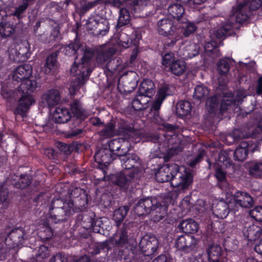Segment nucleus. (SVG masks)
Here are the masks:
<instances>
[{"label":"nucleus","mask_w":262,"mask_h":262,"mask_svg":"<svg viewBox=\"0 0 262 262\" xmlns=\"http://www.w3.org/2000/svg\"><path fill=\"white\" fill-rule=\"evenodd\" d=\"M8 191L3 188V184L0 183V205H2V207L6 208L8 207L9 201L7 199Z\"/></svg>","instance_id":"obj_51"},{"label":"nucleus","mask_w":262,"mask_h":262,"mask_svg":"<svg viewBox=\"0 0 262 262\" xmlns=\"http://www.w3.org/2000/svg\"><path fill=\"white\" fill-rule=\"evenodd\" d=\"M163 66L169 67L170 71L177 76L181 75L186 70L185 62L180 59H176L174 54L168 53L162 57Z\"/></svg>","instance_id":"obj_6"},{"label":"nucleus","mask_w":262,"mask_h":262,"mask_svg":"<svg viewBox=\"0 0 262 262\" xmlns=\"http://www.w3.org/2000/svg\"><path fill=\"white\" fill-rule=\"evenodd\" d=\"M212 210L213 213L221 219L225 218L230 212L228 204L223 200L215 201L213 204Z\"/></svg>","instance_id":"obj_16"},{"label":"nucleus","mask_w":262,"mask_h":262,"mask_svg":"<svg viewBox=\"0 0 262 262\" xmlns=\"http://www.w3.org/2000/svg\"><path fill=\"white\" fill-rule=\"evenodd\" d=\"M209 94V91L207 87L203 85H198L194 89L193 97L199 100H202L207 97Z\"/></svg>","instance_id":"obj_43"},{"label":"nucleus","mask_w":262,"mask_h":262,"mask_svg":"<svg viewBox=\"0 0 262 262\" xmlns=\"http://www.w3.org/2000/svg\"><path fill=\"white\" fill-rule=\"evenodd\" d=\"M118 85L119 88H123V91L129 93L134 90L136 87V81L132 80V76L122 75L119 79Z\"/></svg>","instance_id":"obj_24"},{"label":"nucleus","mask_w":262,"mask_h":262,"mask_svg":"<svg viewBox=\"0 0 262 262\" xmlns=\"http://www.w3.org/2000/svg\"><path fill=\"white\" fill-rule=\"evenodd\" d=\"M71 118L69 110L64 107H57L53 114V120L57 123H64Z\"/></svg>","instance_id":"obj_19"},{"label":"nucleus","mask_w":262,"mask_h":262,"mask_svg":"<svg viewBox=\"0 0 262 262\" xmlns=\"http://www.w3.org/2000/svg\"><path fill=\"white\" fill-rule=\"evenodd\" d=\"M232 28V25L227 21L221 27L214 31V35L217 38H222Z\"/></svg>","instance_id":"obj_49"},{"label":"nucleus","mask_w":262,"mask_h":262,"mask_svg":"<svg viewBox=\"0 0 262 262\" xmlns=\"http://www.w3.org/2000/svg\"><path fill=\"white\" fill-rule=\"evenodd\" d=\"M50 255V252L48 248L45 245H41L38 247V249L36 254V260H41L46 258Z\"/></svg>","instance_id":"obj_50"},{"label":"nucleus","mask_w":262,"mask_h":262,"mask_svg":"<svg viewBox=\"0 0 262 262\" xmlns=\"http://www.w3.org/2000/svg\"><path fill=\"white\" fill-rule=\"evenodd\" d=\"M71 110L74 115L78 118H82L85 116V110L78 100H75L71 103Z\"/></svg>","instance_id":"obj_39"},{"label":"nucleus","mask_w":262,"mask_h":262,"mask_svg":"<svg viewBox=\"0 0 262 262\" xmlns=\"http://www.w3.org/2000/svg\"><path fill=\"white\" fill-rule=\"evenodd\" d=\"M37 86V82L35 80L27 78L19 85L18 90L24 94H29L33 92L36 89Z\"/></svg>","instance_id":"obj_34"},{"label":"nucleus","mask_w":262,"mask_h":262,"mask_svg":"<svg viewBox=\"0 0 262 262\" xmlns=\"http://www.w3.org/2000/svg\"><path fill=\"white\" fill-rule=\"evenodd\" d=\"M183 232L186 233H193L196 232L199 229V226L196 222L192 219H186L181 222L179 225Z\"/></svg>","instance_id":"obj_27"},{"label":"nucleus","mask_w":262,"mask_h":262,"mask_svg":"<svg viewBox=\"0 0 262 262\" xmlns=\"http://www.w3.org/2000/svg\"><path fill=\"white\" fill-rule=\"evenodd\" d=\"M221 98V96L215 95L210 97L207 100L206 102V107L209 112L213 113L217 110L219 101L220 100Z\"/></svg>","instance_id":"obj_46"},{"label":"nucleus","mask_w":262,"mask_h":262,"mask_svg":"<svg viewBox=\"0 0 262 262\" xmlns=\"http://www.w3.org/2000/svg\"><path fill=\"white\" fill-rule=\"evenodd\" d=\"M249 215L256 221H262V207L256 206L254 207L249 211Z\"/></svg>","instance_id":"obj_53"},{"label":"nucleus","mask_w":262,"mask_h":262,"mask_svg":"<svg viewBox=\"0 0 262 262\" xmlns=\"http://www.w3.org/2000/svg\"><path fill=\"white\" fill-rule=\"evenodd\" d=\"M168 12L172 17L179 20L184 13V8L179 4H173L168 8Z\"/></svg>","instance_id":"obj_37"},{"label":"nucleus","mask_w":262,"mask_h":262,"mask_svg":"<svg viewBox=\"0 0 262 262\" xmlns=\"http://www.w3.org/2000/svg\"><path fill=\"white\" fill-rule=\"evenodd\" d=\"M241 100V98H237L234 99L233 96L231 93L227 94L223 97L222 100L220 109V112L222 113L228 110V107H230L232 104L235 105L236 102H239Z\"/></svg>","instance_id":"obj_33"},{"label":"nucleus","mask_w":262,"mask_h":262,"mask_svg":"<svg viewBox=\"0 0 262 262\" xmlns=\"http://www.w3.org/2000/svg\"><path fill=\"white\" fill-rule=\"evenodd\" d=\"M95 161L106 165L111 163L114 160L113 153L108 149H101L95 155Z\"/></svg>","instance_id":"obj_20"},{"label":"nucleus","mask_w":262,"mask_h":262,"mask_svg":"<svg viewBox=\"0 0 262 262\" xmlns=\"http://www.w3.org/2000/svg\"><path fill=\"white\" fill-rule=\"evenodd\" d=\"M29 5H30L25 2V0H23L22 4L15 8L13 15L18 18H20L22 17L21 14L25 12Z\"/></svg>","instance_id":"obj_54"},{"label":"nucleus","mask_w":262,"mask_h":262,"mask_svg":"<svg viewBox=\"0 0 262 262\" xmlns=\"http://www.w3.org/2000/svg\"><path fill=\"white\" fill-rule=\"evenodd\" d=\"M215 175L219 181L225 183L224 180L226 179V173L224 172L221 168H216Z\"/></svg>","instance_id":"obj_62"},{"label":"nucleus","mask_w":262,"mask_h":262,"mask_svg":"<svg viewBox=\"0 0 262 262\" xmlns=\"http://www.w3.org/2000/svg\"><path fill=\"white\" fill-rule=\"evenodd\" d=\"M129 211L127 206H123L116 209L113 214V219L115 222L117 227L119 226L124 220Z\"/></svg>","instance_id":"obj_31"},{"label":"nucleus","mask_w":262,"mask_h":262,"mask_svg":"<svg viewBox=\"0 0 262 262\" xmlns=\"http://www.w3.org/2000/svg\"><path fill=\"white\" fill-rule=\"evenodd\" d=\"M121 157L122 158L120 160L122 162V167L127 169H129L134 167L135 164H136L139 160V157L135 155L128 154L126 155V154Z\"/></svg>","instance_id":"obj_35"},{"label":"nucleus","mask_w":262,"mask_h":262,"mask_svg":"<svg viewBox=\"0 0 262 262\" xmlns=\"http://www.w3.org/2000/svg\"><path fill=\"white\" fill-rule=\"evenodd\" d=\"M234 204L236 207L250 208L254 204L252 197L247 192L238 191L233 196Z\"/></svg>","instance_id":"obj_12"},{"label":"nucleus","mask_w":262,"mask_h":262,"mask_svg":"<svg viewBox=\"0 0 262 262\" xmlns=\"http://www.w3.org/2000/svg\"><path fill=\"white\" fill-rule=\"evenodd\" d=\"M168 89L166 86L161 87L157 93L156 96V100L152 104V108L155 111H158L161 107L163 101L167 96Z\"/></svg>","instance_id":"obj_30"},{"label":"nucleus","mask_w":262,"mask_h":262,"mask_svg":"<svg viewBox=\"0 0 262 262\" xmlns=\"http://www.w3.org/2000/svg\"><path fill=\"white\" fill-rule=\"evenodd\" d=\"M81 191L82 190L80 188H76L73 189L70 193V196L73 198H76L78 196L77 194H80L79 199H76L74 201V203L78 207V209L80 210H82L85 209L88 205L87 196L83 192L82 194H80Z\"/></svg>","instance_id":"obj_21"},{"label":"nucleus","mask_w":262,"mask_h":262,"mask_svg":"<svg viewBox=\"0 0 262 262\" xmlns=\"http://www.w3.org/2000/svg\"><path fill=\"white\" fill-rule=\"evenodd\" d=\"M196 244V241L193 236L185 234L177 238L175 246L179 250L189 251L195 247Z\"/></svg>","instance_id":"obj_11"},{"label":"nucleus","mask_w":262,"mask_h":262,"mask_svg":"<svg viewBox=\"0 0 262 262\" xmlns=\"http://www.w3.org/2000/svg\"><path fill=\"white\" fill-rule=\"evenodd\" d=\"M115 125L113 123H108L105 128L101 131L103 135L106 137H111L114 134Z\"/></svg>","instance_id":"obj_56"},{"label":"nucleus","mask_w":262,"mask_h":262,"mask_svg":"<svg viewBox=\"0 0 262 262\" xmlns=\"http://www.w3.org/2000/svg\"><path fill=\"white\" fill-rule=\"evenodd\" d=\"M128 181L129 179L124 173H120L116 176V184L120 187H124Z\"/></svg>","instance_id":"obj_57"},{"label":"nucleus","mask_w":262,"mask_h":262,"mask_svg":"<svg viewBox=\"0 0 262 262\" xmlns=\"http://www.w3.org/2000/svg\"><path fill=\"white\" fill-rule=\"evenodd\" d=\"M9 58L15 61L20 62V58L18 54V47L17 46L14 48L9 49L8 51Z\"/></svg>","instance_id":"obj_55"},{"label":"nucleus","mask_w":262,"mask_h":262,"mask_svg":"<svg viewBox=\"0 0 262 262\" xmlns=\"http://www.w3.org/2000/svg\"><path fill=\"white\" fill-rule=\"evenodd\" d=\"M35 101L32 95H23L19 100L18 105L14 111L15 114H19L24 117L30 106Z\"/></svg>","instance_id":"obj_13"},{"label":"nucleus","mask_w":262,"mask_h":262,"mask_svg":"<svg viewBox=\"0 0 262 262\" xmlns=\"http://www.w3.org/2000/svg\"><path fill=\"white\" fill-rule=\"evenodd\" d=\"M32 73L31 66L29 64H23L17 67L13 71V79L18 82L28 78Z\"/></svg>","instance_id":"obj_17"},{"label":"nucleus","mask_w":262,"mask_h":262,"mask_svg":"<svg viewBox=\"0 0 262 262\" xmlns=\"http://www.w3.org/2000/svg\"><path fill=\"white\" fill-rule=\"evenodd\" d=\"M31 183L30 179L28 176L23 175L20 177V179L19 181V187L21 188H24L28 186Z\"/></svg>","instance_id":"obj_61"},{"label":"nucleus","mask_w":262,"mask_h":262,"mask_svg":"<svg viewBox=\"0 0 262 262\" xmlns=\"http://www.w3.org/2000/svg\"><path fill=\"white\" fill-rule=\"evenodd\" d=\"M230 69L229 64L227 60L221 59L217 64V70L221 75H225L228 73Z\"/></svg>","instance_id":"obj_52"},{"label":"nucleus","mask_w":262,"mask_h":262,"mask_svg":"<svg viewBox=\"0 0 262 262\" xmlns=\"http://www.w3.org/2000/svg\"><path fill=\"white\" fill-rule=\"evenodd\" d=\"M159 241L157 237L152 234H147L141 238L139 244L141 251L145 255L154 254L159 247Z\"/></svg>","instance_id":"obj_7"},{"label":"nucleus","mask_w":262,"mask_h":262,"mask_svg":"<svg viewBox=\"0 0 262 262\" xmlns=\"http://www.w3.org/2000/svg\"><path fill=\"white\" fill-rule=\"evenodd\" d=\"M83 219V224L84 228L86 229H91L95 227L96 222L95 221V219L93 218L92 216H90L89 217L85 216L84 217Z\"/></svg>","instance_id":"obj_59"},{"label":"nucleus","mask_w":262,"mask_h":262,"mask_svg":"<svg viewBox=\"0 0 262 262\" xmlns=\"http://www.w3.org/2000/svg\"><path fill=\"white\" fill-rule=\"evenodd\" d=\"M50 262H68V259L64 255L57 254L51 258Z\"/></svg>","instance_id":"obj_64"},{"label":"nucleus","mask_w":262,"mask_h":262,"mask_svg":"<svg viewBox=\"0 0 262 262\" xmlns=\"http://www.w3.org/2000/svg\"><path fill=\"white\" fill-rule=\"evenodd\" d=\"M156 179L160 183L170 181L171 185L185 190L192 182V176L184 170L180 172L179 166L175 163L165 164L156 173Z\"/></svg>","instance_id":"obj_1"},{"label":"nucleus","mask_w":262,"mask_h":262,"mask_svg":"<svg viewBox=\"0 0 262 262\" xmlns=\"http://www.w3.org/2000/svg\"><path fill=\"white\" fill-rule=\"evenodd\" d=\"M63 51L66 55L70 56L76 53L79 54V52L84 54L85 52L83 49L81 48V46L78 41H75L73 43L65 46Z\"/></svg>","instance_id":"obj_36"},{"label":"nucleus","mask_w":262,"mask_h":262,"mask_svg":"<svg viewBox=\"0 0 262 262\" xmlns=\"http://www.w3.org/2000/svg\"><path fill=\"white\" fill-rule=\"evenodd\" d=\"M115 50L112 48L102 49L98 51L96 61L98 64H102L108 60L115 53Z\"/></svg>","instance_id":"obj_29"},{"label":"nucleus","mask_w":262,"mask_h":262,"mask_svg":"<svg viewBox=\"0 0 262 262\" xmlns=\"http://www.w3.org/2000/svg\"><path fill=\"white\" fill-rule=\"evenodd\" d=\"M56 54H51L47 58L43 71L46 74H48L57 67Z\"/></svg>","instance_id":"obj_41"},{"label":"nucleus","mask_w":262,"mask_h":262,"mask_svg":"<svg viewBox=\"0 0 262 262\" xmlns=\"http://www.w3.org/2000/svg\"><path fill=\"white\" fill-rule=\"evenodd\" d=\"M249 173L256 178L262 177V162H252L249 166Z\"/></svg>","instance_id":"obj_42"},{"label":"nucleus","mask_w":262,"mask_h":262,"mask_svg":"<svg viewBox=\"0 0 262 262\" xmlns=\"http://www.w3.org/2000/svg\"><path fill=\"white\" fill-rule=\"evenodd\" d=\"M204 50L207 54L215 58L220 55L219 49L216 47L215 42H207L204 46Z\"/></svg>","instance_id":"obj_45"},{"label":"nucleus","mask_w":262,"mask_h":262,"mask_svg":"<svg viewBox=\"0 0 262 262\" xmlns=\"http://www.w3.org/2000/svg\"><path fill=\"white\" fill-rule=\"evenodd\" d=\"M93 52L85 50L81 58V62L77 63L74 62L71 68V73L73 75L78 76L80 78L88 77L91 73L89 68V61L93 57Z\"/></svg>","instance_id":"obj_5"},{"label":"nucleus","mask_w":262,"mask_h":262,"mask_svg":"<svg viewBox=\"0 0 262 262\" xmlns=\"http://www.w3.org/2000/svg\"><path fill=\"white\" fill-rule=\"evenodd\" d=\"M60 94L57 90L52 89L42 96V102L49 107L58 104L60 100Z\"/></svg>","instance_id":"obj_15"},{"label":"nucleus","mask_w":262,"mask_h":262,"mask_svg":"<svg viewBox=\"0 0 262 262\" xmlns=\"http://www.w3.org/2000/svg\"><path fill=\"white\" fill-rule=\"evenodd\" d=\"M104 244L106 245L111 244L121 248L125 247L126 249L132 251L133 253H134V250L136 245L134 242L129 238L125 224L118 228L115 233L106 241Z\"/></svg>","instance_id":"obj_4"},{"label":"nucleus","mask_w":262,"mask_h":262,"mask_svg":"<svg viewBox=\"0 0 262 262\" xmlns=\"http://www.w3.org/2000/svg\"><path fill=\"white\" fill-rule=\"evenodd\" d=\"M209 262H227L223 255L222 248L217 245H212L207 249Z\"/></svg>","instance_id":"obj_14"},{"label":"nucleus","mask_w":262,"mask_h":262,"mask_svg":"<svg viewBox=\"0 0 262 262\" xmlns=\"http://www.w3.org/2000/svg\"><path fill=\"white\" fill-rule=\"evenodd\" d=\"M88 79V77L80 78L78 77L75 80L71 82L69 88V91L71 95H75L77 91L81 88L85 81Z\"/></svg>","instance_id":"obj_44"},{"label":"nucleus","mask_w":262,"mask_h":262,"mask_svg":"<svg viewBox=\"0 0 262 262\" xmlns=\"http://www.w3.org/2000/svg\"><path fill=\"white\" fill-rule=\"evenodd\" d=\"M15 28L10 23H0V36L6 38L11 36L14 34Z\"/></svg>","instance_id":"obj_38"},{"label":"nucleus","mask_w":262,"mask_h":262,"mask_svg":"<svg viewBox=\"0 0 262 262\" xmlns=\"http://www.w3.org/2000/svg\"><path fill=\"white\" fill-rule=\"evenodd\" d=\"M248 6L245 2L238 4L235 7L232 9L233 13L230 16L228 20L233 28L234 24L242 23L248 19Z\"/></svg>","instance_id":"obj_8"},{"label":"nucleus","mask_w":262,"mask_h":262,"mask_svg":"<svg viewBox=\"0 0 262 262\" xmlns=\"http://www.w3.org/2000/svg\"><path fill=\"white\" fill-rule=\"evenodd\" d=\"M174 27L172 21L168 18H163L158 23V30L160 34L168 36L173 34Z\"/></svg>","instance_id":"obj_18"},{"label":"nucleus","mask_w":262,"mask_h":262,"mask_svg":"<svg viewBox=\"0 0 262 262\" xmlns=\"http://www.w3.org/2000/svg\"><path fill=\"white\" fill-rule=\"evenodd\" d=\"M190 196H185L181 201L180 206L184 210H189L191 207L190 202Z\"/></svg>","instance_id":"obj_60"},{"label":"nucleus","mask_w":262,"mask_h":262,"mask_svg":"<svg viewBox=\"0 0 262 262\" xmlns=\"http://www.w3.org/2000/svg\"><path fill=\"white\" fill-rule=\"evenodd\" d=\"M177 112L181 116L189 114L191 110V105L188 101H181L177 104Z\"/></svg>","instance_id":"obj_40"},{"label":"nucleus","mask_w":262,"mask_h":262,"mask_svg":"<svg viewBox=\"0 0 262 262\" xmlns=\"http://www.w3.org/2000/svg\"><path fill=\"white\" fill-rule=\"evenodd\" d=\"M134 211L138 216L152 215L154 222H159L166 215L165 207L155 198L140 199L135 205Z\"/></svg>","instance_id":"obj_2"},{"label":"nucleus","mask_w":262,"mask_h":262,"mask_svg":"<svg viewBox=\"0 0 262 262\" xmlns=\"http://www.w3.org/2000/svg\"><path fill=\"white\" fill-rule=\"evenodd\" d=\"M181 27L183 31V35L185 37H188L193 33L197 28L193 23L188 21L183 22Z\"/></svg>","instance_id":"obj_48"},{"label":"nucleus","mask_w":262,"mask_h":262,"mask_svg":"<svg viewBox=\"0 0 262 262\" xmlns=\"http://www.w3.org/2000/svg\"><path fill=\"white\" fill-rule=\"evenodd\" d=\"M155 92V86L149 79L143 81L139 88V93L150 98Z\"/></svg>","instance_id":"obj_23"},{"label":"nucleus","mask_w":262,"mask_h":262,"mask_svg":"<svg viewBox=\"0 0 262 262\" xmlns=\"http://www.w3.org/2000/svg\"><path fill=\"white\" fill-rule=\"evenodd\" d=\"M17 47H18V54L19 55L21 61L25 60L28 57V48L24 45L17 46Z\"/></svg>","instance_id":"obj_58"},{"label":"nucleus","mask_w":262,"mask_h":262,"mask_svg":"<svg viewBox=\"0 0 262 262\" xmlns=\"http://www.w3.org/2000/svg\"><path fill=\"white\" fill-rule=\"evenodd\" d=\"M92 25L96 26L95 35L104 36L108 31L109 23L106 19L100 18L98 20L93 19Z\"/></svg>","instance_id":"obj_26"},{"label":"nucleus","mask_w":262,"mask_h":262,"mask_svg":"<svg viewBox=\"0 0 262 262\" xmlns=\"http://www.w3.org/2000/svg\"><path fill=\"white\" fill-rule=\"evenodd\" d=\"M41 225H42V228L44 229L43 231L46 233V238H50L53 235V231L48 223L46 221H43Z\"/></svg>","instance_id":"obj_63"},{"label":"nucleus","mask_w":262,"mask_h":262,"mask_svg":"<svg viewBox=\"0 0 262 262\" xmlns=\"http://www.w3.org/2000/svg\"><path fill=\"white\" fill-rule=\"evenodd\" d=\"M244 233L250 241H255L260 237L261 229L255 225H251L244 231Z\"/></svg>","instance_id":"obj_32"},{"label":"nucleus","mask_w":262,"mask_h":262,"mask_svg":"<svg viewBox=\"0 0 262 262\" xmlns=\"http://www.w3.org/2000/svg\"><path fill=\"white\" fill-rule=\"evenodd\" d=\"M24 232L22 229L17 228L13 229L6 238V245L9 247L8 249L14 248L20 245L24 241Z\"/></svg>","instance_id":"obj_10"},{"label":"nucleus","mask_w":262,"mask_h":262,"mask_svg":"<svg viewBox=\"0 0 262 262\" xmlns=\"http://www.w3.org/2000/svg\"><path fill=\"white\" fill-rule=\"evenodd\" d=\"M74 202H66L60 199H54L49 206L50 218L55 223L62 221L70 215Z\"/></svg>","instance_id":"obj_3"},{"label":"nucleus","mask_w":262,"mask_h":262,"mask_svg":"<svg viewBox=\"0 0 262 262\" xmlns=\"http://www.w3.org/2000/svg\"><path fill=\"white\" fill-rule=\"evenodd\" d=\"M249 150V144L246 141L242 142L234 151V159L239 161L244 160L247 157Z\"/></svg>","instance_id":"obj_25"},{"label":"nucleus","mask_w":262,"mask_h":262,"mask_svg":"<svg viewBox=\"0 0 262 262\" xmlns=\"http://www.w3.org/2000/svg\"><path fill=\"white\" fill-rule=\"evenodd\" d=\"M149 98L139 93V95L133 100L132 106L136 111L144 110L148 107Z\"/></svg>","instance_id":"obj_28"},{"label":"nucleus","mask_w":262,"mask_h":262,"mask_svg":"<svg viewBox=\"0 0 262 262\" xmlns=\"http://www.w3.org/2000/svg\"><path fill=\"white\" fill-rule=\"evenodd\" d=\"M130 16L127 9L122 8L120 10V16L117 23V27H121L129 23Z\"/></svg>","instance_id":"obj_47"},{"label":"nucleus","mask_w":262,"mask_h":262,"mask_svg":"<svg viewBox=\"0 0 262 262\" xmlns=\"http://www.w3.org/2000/svg\"><path fill=\"white\" fill-rule=\"evenodd\" d=\"M181 55L183 58L187 59L191 58L199 53V47L194 43H187L184 47L180 49Z\"/></svg>","instance_id":"obj_22"},{"label":"nucleus","mask_w":262,"mask_h":262,"mask_svg":"<svg viewBox=\"0 0 262 262\" xmlns=\"http://www.w3.org/2000/svg\"><path fill=\"white\" fill-rule=\"evenodd\" d=\"M129 145V141L124 138L114 139L109 143V149L112 152L117 156L122 157L128 151L127 146Z\"/></svg>","instance_id":"obj_9"}]
</instances>
